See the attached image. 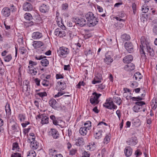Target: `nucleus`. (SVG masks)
Instances as JSON below:
<instances>
[{
	"label": "nucleus",
	"mask_w": 157,
	"mask_h": 157,
	"mask_svg": "<svg viewBox=\"0 0 157 157\" xmlns=\"http://www.w3.org/2000/svg\"><path fill=\"white\" fill-rule=\"evenodd\" d=\"M135 104V105L132 107V109L134 112L138 113L141 111L142 105H145V103L143 101H140L136 102Z\"/></svg>",
	"instance_id": "obj_5"
},
{
	"label": "nucleus",
	"mask_w": 157,
	"mask_h": 157,
	"mask_svg": "<svg viewBox=\"0 0 157 157\" xmlns=\"http://www.w3.org/2000/svg\"><path fill=\"white\" fill-rule=\"evenodd\" d=\"M11 157H21V154L18 153H14L11 155Z\"/></svg>",
	"instance_id": "obj_55"
},
{
	"label": "nucleus",
	"mask_w": 157,
	"mask_h": 157,
	"mask_svg": "<svg viewBox=\"0 0 157 157\" xmlns=\"http://www.w3.org/2000/svg\"><path fill=\"white\" fill-rule=\"evenodd\" d=\"M75 144L77 146H81L84 144L83 139L82 137H79L76 140Z\"/></svg>",
	"instance_id": "obj_25"
},
{
	"label": "nucleus",
	"mask_w": 157,
	"mask_h": 157,
	"mask_svg": "<svg viewBox=\"0 0 157 157\" xmlns=\"http://www.w3.org/2000/svg\"><path fill=\"white\" fill-rule=\"evenodd\" d=\"M101 95V94L97 93L96 92L93 93L90 99V101L91 104L94 106L98 104L100 101L98 99Z\"/></svg>",
	"instance_id": "obj_3"
},
{
	"label": "nucleus",
	"mask_w": 157,
	"mask_h": 157,
	"mask_svg": "<svg viewBox=\"0 0 157 157\" xmlns=\"http://www.w3.org/2000/svg\"><path fill=\"white\" fill-rule=\"evenodd\" d=\"M19 51L21 54L23 55L26 53L27 50L25 47H21L20 48Z\"/></svg>",
	"instance_id": "obj_49"
},
{
	"label": "nucleus",
	"mask_w": 157,
	"mask_h": 157,
	"mask_svg": "<svg viewBox=\"0 0 157 157\" xmlns=\"http://www.w3.org/2000/svg\"><path fill=\"white\" fill-rule=\"evenodd\" d=\"M113 101H111V98L107 99L106 102L103 105L105 107L109 109H111L112 106L113 105Z\"/></svg>",
	"instance_id": "obj_18"
},
{
	"label": "nucleus",
	"mask_w": 157,
	"mask_h": 157,
	"mask_svg": "<svg viewBox=\"0 0 157 157\" xmlns=\"http://www.w3.org/2000/svg\"><path fill=\"white\" fill-rule=\"evenodd\" d=\"M65 30L60 28H57L55 30L54 34L56 36H58L60 37H63L66 35Z\"/></svg>",
	"instance_id": "obj_7"
},
{
	"label": "nucleus",
	"mask_w": 157,
	"mask_h": 157,
	"mask_svg": "<svg viewBox=\"0 0 157 157\" xmlns=\"http://www.w3.org/2000/svg\"><path fill=\"white\" fill-rule=\"evenodd\" d=\"M42 37V33L39 32H35L33 33L32 37L34 40H37L41 38Z\"/></svg>",
	"instance_id": "obj_19"
},
{
	"label": "nucleus",
	"mask_w": 157,
	"mask_h": 157,
	"mask_svg": "<svg viewBox=\"0 0 157 157\" xmlns=\"http://www.w3.org/2000/svg\"><path fill=\"white\" fill-rule=\"evenodd\" d=\"M30 129V128H25L23 130V132L25 135H26L28 132H29V130Z\"/></svg>",
	"instance_id": "obj_61"
},
{
	"label": "nucleus",
	"mask_w": 157,
	"mask_h": 157,
	"mask_svg": "<svg viewBox=\"0 0 157 157\" xmlns=\"http://www.w3.org/2000/svg\"><path fill=\"white\" fill-rule=\"evenodd\" d=\"M78 24L80 26L82 27L84 26L87 23V21L85 18H81L78 19L77 21Z\"/></svg>",
	"instance_id": "obj_30"
},
{
	"label": "nucleus",
	"mask_w": 157,
	"mask_h": 157,
	"mask_svg": "<svg viewBox=\"0 0 157 157\" xmlns=\"http://www.w3.org/2000/svg\"><path fill=\"white\" fill-rule=\"evenodd\" d=\"M124 68L127 71H132L135 69V65L132 63H129L124 66Z\"/></svg>",
	"instance_id": "obj_21"
},
{
	"label": "nucleus",
	"mask_w": 157,
	"mask_h": 157,
	"mask_svg": "<svg viewBox=\"0 0 157 157\" xmlns=\"http://www.w3.org/2000/svg\"><path fill=\"white\" fill-rule=\"evenodd\" d=\"M4 124L3 121L0 118V132H3V128L2 127Z\"/></svg>",
	"instance_id": "obj_57"
},
{
	"label": "nucleus",
	"mask_w": 157,
	"mask_h": 157,
	"mask_svg": "<svg viewBox=\"0 0 157 157\" xmlns=\"http://www.w3.org/2000/svg\"><path fill=\"white\" fill-rule=\"evenodd\" d=\"M103 125L107 126V124L103 122V121H101L99 122L97 126L98 127V128H103L102 127Z\"/></svg>",
	"instance_id": "obj_54"
},
{
	"label": "nucleus",
	"mask_w": 157,
	"mask_h": 157,
	"mask_svg": "<svg viewBox=\"0 0 157 157\" xmlns=\"http://www.w3.org/2000/svg\"><path fill=\"white\" fill-rule=\"evenodd\" d=\"M56 103V100L54 98L50 99L49 101L50 106L54 109L56 108L57 107Z\"/></svg>",
	"instance_id": "obj_29"
},
{
	"label": "nucleus",
	"mask_w": 157,
	"mask_h": 157,
	"mask_svg": "<svg viewBox=\"0 0 157 157\" xmlns=\"http://www.w3.org/2000/svg\"><path fill=\"white\" fill-rule=\"evenodd\" d=\"M61 122L62 123V124H58L59 122H58L57 121H56V120H55L53 121V124L55 125H58L59 126L61 127H64V124H65V123L64 122L61 121Z\"/></svg>",
	"instance_id": "obj_44"
},
{
	"label": "nucleus",
	"mask_w": 157,
	"mask_h": 157,
	"mask_svg": "<svg viewBox=\"0 0 157 157\" xmlns=\"http://www.w3.org/2000/svg\"><path fill=\"white\" fill-rule=\"evenodd\" d=\"M133 59V57L131 55H128L125 56L123 59V61L125 63H128L131 62Z\"/></svg>",
	"instance_id": "obj_20"
},
{
	"label": "nucleus",
	"mask_w": 157,
	"mask_h": 157,
	"mask_svg": "<svg viewBox=\"0 0 157 157\" xmlns=\"http://www.w3.org/2000/svg\"><path fill=\"white\" fill-rule=\"evenodd\" d=\"M19 128L17 124L15 122H14L11 126V129L13 132H18Z\"/></svg>",
	"instance_id": "obj_37"
},
{
	"label": "nucleus",
	"mask_w": 157,
	"mask_h": 157,
	"mask_svg": "<svg viewBox=\"0 0 157 157\" xmlns=\"http://www.w3.org/2000/svg\"><path fill=\"white\" fill-rule=\"evenodd\" d=\"M33 6L30 3L26 2L23 6V9L25 11H30L33 10Z\"/></svg>",
	"instance_id": "obj_15"
},
{
	"label": "nucleus",
	"mask_w": 157,
	"mask_h": 157,
	"mask_svg": "<svg viewBox=\"0 0 157 157\" xmlns=\"http://www.w3.org/2000/svg\"><path fill=\"white\" fill-rule=\"evenodd\" d=\"M98 131L97 132H95V134H94V137L95 139H99L101 138L102 136V133L103 132V130H98Z\"/></svg>",
	"instance_id": "obj_31"
},
{
	"label": "nucleus",
	"mask_w": 157,
	"mask_h": 157,
	"mask_svg": "<svg viewBox=\"0 0 157 157\" xmlns=\"http://www.w3.org/2000/svg\"><path fill=\"white\" fill-rule=\"evenodd\" d=\"M57 24L58 26L62 29L66 30V27L62 23V21H61L60 22H58V23H57Z\"/></svg>",
	"instance_id": "obj_51"
},
{
	"label": "nucleus",
	"mask_w": 157,
	"mask_h": 157,
	"mask_svg": "<svg viewBox=\"0 0 157 157\" xmlns=\"http://www.w3.org/2000/svg\"><path fill=\"white\" fill-rule=\"evenodd\" d=\"M59 56L61 57H66L69 52V49L65 47H61L57 50Z\"/></svg>",
	"instance_id": "obj_4"
},
{
	"label": "nucleus",
	"mask_w": 157,
	"mask_h": 157,
	"mask_svg": "<svg viewBox=\"0 0 157 157\" xmlns=\"http://www.w3.org/2000/svg\"><path fill=\"white\" fill-rule=\"evenodd\" d=\"M132 126L135 127H138L141 124L140 120L138 118H135L132 121Z\"/></svg>",
	"instance_id": "obj_28"
},
{
	"label": "nucleus",
	"mask_w": 157,
	"mask_h": 157,
	"mask_svg": "<svg viewBox=\"0 0 157 157\" xmlns=\"http://www.w3.org/2000/svg\"><path fill=\"white\" fill-rule=\"evenodd\" d=\"M68 7V5L67 3H65L62 5V9L63 10L67 9Z\"/></svg>",
	"instance_id": "obj_60"
},
{
	"label": "nucleus",
	"mask_w": 157,
	"mask_h": 157,
	"mask_svg": "<svg viewBox=\"0 0 157 157\" xmlns=\"http://www.w3.org/2000/svg\"><path fill=\"white\" fill-rule=\"evenodd\" d=\"M113 101L119 105H120L122 102V100L119 97H113Z\"/></svg>",
	"instance_id": "obj_34"
},
{
	"label": "nucleus",
	"mask_w": 157,
	"mask_h": 157,
	"mask_svg": "<svg viewBox=\"0 0 157 157\" xmlns=\"http://www.w3.org/2000/svg\"><path fill=\"white\" fill-rule=\"evenodd\" d=\"M124 152L127 157H129L132 154V150L130 147H127L125 148Z\"/></svg>",
	"instance_id": "obj_26"
},
{
	"label": "nucleus",
	"mask_w": 157,
	"mask_h": 157,
	"mask_svg": "<svg viewBox=\"0 0 157 157\" xmlns=\"http://www.w3.org/2000/svg\"><path fill=\"white\" fill-rule=\"evenodd\" d=\"M124 47L129 53H131L133 52V46L131 43L129 42L125 43L124 44Z\"/></svg>",
	"instance_id": "obj_12"
},
{
	"label": "nucleus",
	"mask_w": 157,
	"mask_h": 157,
	"mask_svg": "<svg viewBox=\"0 0 157 157\" xmlns=\"http://www.w3.org/2000/svg\"><path fill=\"white\" fill-rule=\"evenodd\" d=\"M121 38L124 40H128L130 39V37L129 35L126 34H124L122 35Z\"/></svg>",
	"instance_id": "obj_46"
},
{
	"label": "nucleus",
	"mask_w": 157,
	"mask_h": 157,
	"mask_svg": "<svg viewBox=\"0 0 157 157\" xmlns=\"http://www.w3.org/2000/svg\"><path fill=\"white\" fill-rule=\"evenodd\" d=\"M38 118L41 119V124H47L48 123L49 118L44 114L37 115Z\"/></svg>",
	"instance_id": "obj_10"
},
{
	"label": "nucleus",
	"mask_w": 157,
	"mask_h": 157,
	"mask_svg": "<svg viewBox=\"0 0 157 157\" xmlns=\"http://www.w3.org/2000/svg\"><path fill=\"white\" fill-rule=\"evenodd\" d=\"M104 62L107 64H110L113 61L112 56L109 52L106 53L105 58L103 59Z\"/></svg>",
	"instance_id": "obj_8"
},
{
	"label": "nucleus",
	"mask_w": 157,
	"mask_h": 157,
	"mask_svg": "<svg viewBox=\"0 0 157 157\" xmlns=\"http://www.w3.org/2000/svg\"><path fill=\"white\" fill-rule=\"evenodd\" d=\"M22 87L23 92H26L28 93H29L30 86L29 85V82L27 80L24 81L23 82V86Z\"/></svg>",
	"instance_id": "obj_9"
},
{
	"label": "nucleus",
	"mask_w": 157,
	"mask_h": 157,
	"mask_svg": "<svg viewBox=\"0 0 157 157\" xmlns=\"http://www.w3.org/2000/svg\"><path fill=\"white\" fill-rule=\"evenodd\" d=\"M30 124L29 122L28 121H25V123H23L21 124V125L22 127L24 128L26 127V126Z\"/></svg>",
	"instance_id": "obj_59"
},
{
	"label": "nucleus",
	"mask_w": 157,
	"mask_h": 157,
	"mask_svg": "<svg viewBox=\"0 0 157 157\" xmlns=\"http://www.w3.org/2000/svg\"><path fill=\"white\" fill-rule=\"evenodd\" d=\"M5 111L7 115H9L11 114V110L9 103H6L5 106Z\"/></svg>",
	"instance_id": "obj_35"
},
{
	"label": "nucleus",
	"mask_w": 157,
	"mask_h": 157,
	"mask_svg": "<svg viewBox=\"0 0 157 157\" xmlns=\"http://www.w3.org/2000/svg\"><path fill=\"white\" fill-rule=\"evenodd\" d=\"M98 88L99 90L103 89L105 87V85H103L102 84L98 85Z\"/></svg>",
	"instance_id": "obj_64"
},
{
	"label": "nucleus",
	"mask_w": 157,
	"mask_h": 157,
	"mask_svg": "<svg viewBox=\"0 0 157 157\" xmlns=\"http://www.w3.org/2000/svg\"><path fill=\"white\" fill-rule=\"evenodd\" d=\"M49 10V6L48 5L44 4H42L40 7V12L43 13L48 12Z\"/></svg>",
	"instance_id": "obj_13"
},
{
	"label": "nucleus",
	"mask_w": 157,
	"mask_h": 157,
	"mask_svg": "<svg viewBox=\"0 0 157 157\" xmlns=\"http://www.w3.org/2000/svg\"><path fill=\"white\" fill-rule=\"evenodd\" d=\"M36 153L33 150H31L29 151L27 155V157H35Z\"/></svg>",
	"instance_id": "obj_40"
},
{
	"label": "nucleus",
	"mask_w": 157,
	"mask_h": 157,
	"mask_svg": "<svg viewBox=\"0 0 157 157\" xmlns=\"http://www.w3.org/2000/svg\"><path fill=\"white\" fill-rule=\"evenodd\" d=\"M24 18L27 20H30L33 17L31 14L29 13H26L25 14Z\"/></svg>",
	"instance_id": "obj_42"
},
{
	"label": "nucleus",
	"mask_w": 157,
	"mask_h": 157,
	"mask_svg": "<svg viewBox=\"0 0 157 157\" xmlns=\"http://www.w3.org/2000/svg\"><path fill=\"white\" fill-rule=\"evenodd\" d=\"M29 136H30L29 138H30L31 140H35V136L34 133H30L29 134Z\"/></svg>",
	"instance_id": "obj_62"
},
{
	"label": "nucleus",
	"mask_w": 157,
	"mask_h": 157,
	"mask_svg": "<svg viewBox=\"0 0 157 157\" xmlns=\"http://www.w3.org/2000/svg\"><path fill=\"white\" fill-rule=\"evenodd\" d=\"M18 119L21 122H24L26 119V117L25 114H19L18 116Z\"/></svg>",
	"instance_id": "obj_36"
},
{
	"label": "nucleus",
	"mask_w": 157,
	"mask_h": 157,
	"mask_svg": "<svg viewBox=\"0 0 157 157\" xmlns=\"http://www.w3.org/2000/svg\"><path fill=\"white\" fill-rule=\"evenodd\" d=\"M56 151L55 149H50L49 150V154L52 156L55 155Z\"/></svg>",
	"instance_id": "obj_53"
},
{
	"label": "nucleus",
	"mask_w": 157,
	"mask_h": 157,
	"mask_svg": "<svg viewBox=\"0 0 157 157\" xmlns=\"http://www.w3.org/2000/svg\"><path fill=\"white\" fill-rule=\"evenodd\" d=\"M128 144L130 145H135L137 143V140L136 137H133L129 138L127 141Z\"/></svg>",
	"instance_id": "obj_17"
},
{
	"label": "nucleus",
	"mask_w": 157,
	"mask_h": 157,
	"mask_svg": "<svg viewBox=\"0 0 157 157\" xmlns=\"http://www.w3.org/2000/svg\"><path fill=\"white\" fill-rule=\"evenodd\" d=\"M141 45H140L141 49L140 50L141 58L143 60L145 61L147 59L146 56L145 54V51L149 53L150 55L151 56H153L154 52L153 49L151 48L150 44L148 43L145 42L144 37H141Z\"/></svg>",
	"instance_id": "obj_1"
},
{
	"label": "nucleus",
	"mask_w": 157,
	"mask_h": 157,
	"mask_svg": "<svg viewBox=\"0 0 157 157\" xmlns=\"http://www.w3.org/2000/svg\"><path fill=\"white\" fill-rule=\"evenodd\" d=\"M101 82V78H99L98 79L97 77H96L94 78V80L92 81V83L94 84L97 83H99Z\"/></svg>",
	"instance_id": "obj_45"
},
{
	"label": "nucleus",
	"mask_w": 157,
	"mask_h": 157,
	"mask_svg": "<svg viewBox=\"0 0 157 157\" xmlns=\"http://www.w3.org/2000/svg\"><path fill=\"white\" fill-rule=\"evenodd\" d=\"M131 99L133 101H137V102L143 100V98L140 97H132L131 98Z\"/></svg>",
	"instance_id": "obj_48"
},
{
	"label": "nucleus",
	"mask_w": 157,
	"mask_h": 157,
	"mask_svg": "<svg viewBox=\"0 0 157 157\" xmlns=\"http://www.w3.org/2000/svg\"><path fill=\"white\" fill-rule=\"evenodd\" d=\"M28 72L29 74L33 75H36L37 73V71L36 68H29L28 69Z\"/></svg>",
	"instance_id": "obj_38"
},
{
	"label": "nucleus",
	"mask_w": 157,
	"mask_h": 157,
	"mask_svg": "<svg viewBox=\"0 0 157 157\" xmlns=\"http://www.w3.org/2000/svg\"><path fill=\"white\" fill-rule=\"evenodd\" d=\"M110 140V134L106 135L104 139V142L105 144L108 143Z\"/></svg>",
	"instance_id": "obj_41"
},
{
	"label": "nucleus",
	"mask_w": 157,
	"mask_h": 157,
	"mask_svg": "<svg viewBox=\"0 0 157 157\" xmlns=\"http://www.w3.org/2000/svg\"><path fill=\"white\" fill-rule=\"evenodd\" d=\"M19 147L18 146V144L16 142L15 143H13V147L12 148V150H16V151H18V150L19 149Z\"/></svg>",
	"instance_id": "obj_47"
},
{
	"label": "nucleus",
	"mask_w": 157,
	"mask_h": 157,
	"mask_svg": "<svg viewBox=\"0 0 157 157\" xmlns=\"http://www.w3.org/2000/svg\"><path fill=\"white\" fill-rule=\"evenodd\" d=\"M10 9L8 7L4 8L2 11V13L5 17H8L10 14Z\"/></svg>",
	"instance_id": "obj_16"
},
{
	"label": "nucleus",
	"mask_w": 157,
	"mask_h": 157,
	"mask_svg": "<svg viewBox=\"0 0 157 157\" xmlns=\"http://www.w3.org/2000/svg\"><path fill=\"white\" fill-rule=\"evenodd\" d=\"M12 57L10 54H9L4 58V60L5 62H9L11 59Z\"/></svg>",
	"instance_id": "obj_52"
},
{
	"label": "nucleus",
	"mask_w": 157,
	"mask_h": 157,
	"mask_svg": "<svg viewBox=\"0 0 157 157\" xmlns=\"http://www.w3.org/2000/svg\"><path fill=\"white\" fill-rule=\"evenodd\" d=\"M58 85L57 86V87L59 88V89L60 90H63L65 89L66 87V85L65 82L64 81L63 82H57Z\"/></svg>",
	"instance_id": "obj_24"
},
{
	"label": "nucleus",
	"mask_w": 157,
	"mask_h": 157,
	"mask_svg": "<svg viewBox=\"0 0 157 157\" xmlns=\"http://www.w3.org/2000/svg\"><path fill=\"white\" fill-rule=\"evenodd\" d=\"M149 8L146 6L144 5L142 7V11L143 13H146L149 10Z\"/></svg>",
	"instance_id": "obj_50"
},
{
	"label": "nucleus",
	"mask_w": 157,
	"mask_h": 157,
	"mask_svg": "<svg viewBox=\"0 0 157 157\" xmlns=\"http://www.w3.org/2000/svg\"><path fill=\"white\" fill-rule=\"evenodd\" d=\"M88 23L90 27L94 26L97 25L98 22V19L94 16V14L91 12H89L85 15Z\"/></svg>",
	"instance_id": "obj_2"
},
{
	"label": "nucleus",
	"mask_w": 157,
	"mask_h": 157,
	"mask_svg": "<svg viewBox=\"0 0 157 157\" xmlns=\"http://www.w3.org/2000/svg\"><path fill=\"white\" fill-rule=\"evenodd\" d=\"M45 56H44L42 55H41L40 56H36L35 59L38 60L42 59L40 62L41 65L44 67H47L49 64V61L46 59H43L44 58H45Z\"/></svg>",
	"instance_id": "obj_6"
},
{
	"label": "nucleus",
	"mask_w": 157,
	"mask_h": 157,
	"mask_svg": "<svg viewBox=\"0 0 157 157\" xmlns=\"http://www.w3.org/2000/svg\"><path fill=\"white\" fill-rule=\"evenodd\" d=\"M88 132V130L84 127H81L79 129V133L82 136H85Z\"/></svg>",
	"instance_id": "obj_32"
},
{
	"label": "nucleus",
	"mask_w": 157,
	"mask_h": 157,
	"mask_svg": "<svg viewBox=\"0 0 157 157\" xmlns=\"http://www.w3.org/2000/svg\"><path fill=\"white\" fill-rule=\"evenodd\" d=\"M90 154L88 152L84 151L82 153V157H90Z\"/></svg>",
	"instance_id": "obj_58"
},
{
	"label": "nucleus",
	"mask_w": 157,
	"mask_h": 157,
	"mask_svg": "<svg viewBox=\"0 0 157 157\" xmlns=\"http://www.w3.org/2000/svg\"><path fill=\"white\" fill-rule=\"evenodd\" d=\"M91 122L90 121H88L86 122L84 124V127L88 130L90 129L91 128Z\"/></svg>",
	"instance_id": "obj_39"
},
{
	"label": "nucleus",
	"mask_w": 157,
	"mask_h": 157,
	"mask_svg": "<svg viewBox=\"0 0 157 157\" xmlns=\"http://www.w3.org/2000/svg\"><path fill=\"white\" fill-rule=\"evenodd\" d=\"M51 134L54 139H57L59 137V134L58 131L55 129H51Z\"/></svg>",
	"instance_id": "obj_27"
},
{
	"label": "nucleus",
	"mask_w": 157,
	"mask_h": 157,
	"mask_svg": "<svg viewBox=\"0 0 157 157\" xmlns=\"http://www.w3.org/2000/svg\"><path fill=\"white\" fill-rule=\"evenodd\" d=\"M92 52L90 49H88L86 50L85 52V54L86 56H90L92 54Z\"/></svg>",
	"instance_id": "obj_56"
},
{
	"label": "nucleus",
	"mask_w": 157,
	"mask_h": 157,
	"mask_svg": "<svg viewBox=\"0 0 157 157\" xmlns=\"http://www.w3.org/2000/svg\"><path fill=\"white\" fill-rule=\"evenodd\" d=\"M106 150L105 148H103L101 151V155L102 157H105V155L106 154Z\"/></svg>",
	"instance_id": "obj_63"
},
{
	"label": "nucleus",
	"mask_w": 157,
	"mask_h": 157,
	"mask_svg": "<svg viewBox=\"0 0 157 157\" xmlns=\"http://www.w3.org/2000/svg\"><path fill=\"white\" fill-rule=\"evenodd\" d=\"M142 76L141 75L140 72H137L136 73L133 77V79L134 80L136 81H139L142 78Z\"/></svg>",
	"instance_id": "obj_22"
},
{
	"label": "nucleus",
	"mask_w": 157,
	"mask_h": 157,
	"mask_svg": "<svg viewBox=\"0 0 157 157\" xmlns=\"http://www.w3.org/2000/svg\"><path fill=\"white\" fill-rule=\"evenodd\" d=\"M27 141L30 142V147L33 149H36L39 147V143L35 140H33L32 141L30 138H28Z\"/></svg>",
	"instance_id": "obj_11"
},
{
	"label": "nucleus",
	"mask_w": 157,
	"mask_h": 157,
	"mask_svg": "<svg viewBox=\"0 0 157 157\" xmlns=\"http://www.w3.org/2000/svg\"><path fill=\"white\" fill-rule=\"evenodd\" d=\"M44 45L43 42L40 41H34L32 44V46L35 49L39 48Z\"/></svg>",
	"instance_id": "obj_14"
},
{
	"label": "nucleus",
	"mask_w": 157,
	"mask_h": 157,
	"mask_svg": "<svg viewBox=\"0 0 157 157\" xmlns=\"http://www.w3.org/2000/svg\"><path fill=\"white\" fill-rule=\"evenodd\" d=\"M36 95H38L40 97L42 98L43 97L47 96V93L45 92H39L36 93Z\"/></svg>",
	"instance_id": "obj_43"
},
{
	"label": "nucleus",
	"mask_w": 157,
	"mask_h": 157,
	"mask_svg": "<svg viewBox=\"0 0 157 157\" xmlns=\"http://www.w3.org/2000/svg\"><path fill=\"white\" fill-rule=\"evenodd\" d=\"M41 84L45 87L49 88L51 86V83L49 80L45 79H42Z\"/></svg>",
	"instance_id": "obj_23"
},
{
	"label": "nucleus",
	"mask_w": 157,
	"mask_h": 157,
	"mask_svg": "<svg viewBox=\"0 0 157 157\" xmlns=\"http://www.w3.org/2000/svg\"><path fill=\"white\" fill-rule=\"evenodd\" d=\"M29 65L28 66V68H29L31 69L33 68H36V67H35L37 63L36 62H33L32 60H29Z\"/></svg>",
	"instance_id": "obj_33"
}]
</instances>
